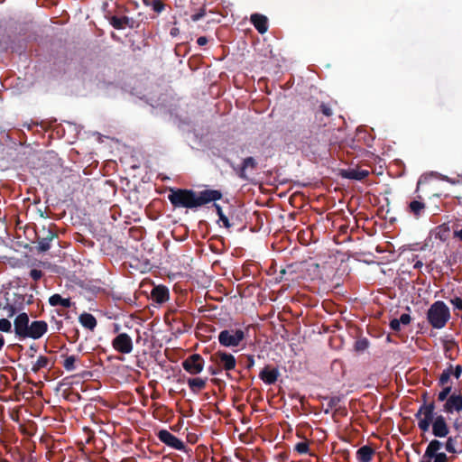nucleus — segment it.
I'll use <instances>...</instances> for the list:
<instances>
[{
	"label": "nucleus",
	"instance_id": "obj_23",
	"mask_svg": "<svg viewBox=\"0 0 462 462\" xmlns=\"http://www.w3.org/2000/svg\"><path fill=\"white\" fill-rule=\"evenodd\" d=\"M257 162L253 157H246L244 159L242 165L240 167V171L238 172V176L243 180H247L248 177L245 173L246 169L250 168L252 170L256 169Z\"/></svg>",
	"mask_w": 462,
	"mask_h": 462
},
{
	"label": "nucleus",
	"instance_id": "obj_35",
	"mask_svg": "<svg viewBox=\"0 0 462 462\" xmlns=\"http://www.w3.org/2000/svg\"><path fill=\"white\" fill-rule=\"evenodd\" d=\"M319 112L324 115L327 117H330L333 115V111L331 106L328 104L321 103L319 107ZM318 111L315 113V116L317 117Z\"/></svg>",
	"mask_w": 462,
	"mask_h": 462
},
{
	"label": "nucleus",
	"instance_id": "obj_13",
	"mask_svg": "<svg viewBox=\"0 0 462 462\" xmlns=\"http://www.w3.org/2000/svg\"><path fill=\"white\" fill-rule=\"evenodd\" d=\"M29 325L30 319L27 313L23 312L17 315L14 321V333L16 337L20 339H24Z\"/></svg>",
	"mask_w": 462,
	"mask_h": 462
},
{
	"label": "nucleus",
	"instance_id": "obj_10",
	"mask_svg": "<svg viewBox=\"0 0 462 462\" xmlns=\"http://www.w3.org/2000/svg\"><path fill=\"white\" fill-rule=\"evenodd\" d=\"M112 346L120 354H129L133 351V341L128 334L120 333L112 340Z\"/></svg>",
	"mask_w": 462,
	"mask_h": 462
},
{
	"label": "nucleus",
	"instance_id": "obj_12",
	"mask_svg": "<svg viewBox=\"0 0 462 462\" xmlns=\"http://www.w3.org/2000/svg\"><path fill=\"white\" fill-rule=\"evenodd\" d=\"M161 442L176 450H185V444L167 430H161L157 434Z\"/></svg>",
	"mask_w": 462,
	"mask_h": 462
},
{
	"label": "nucleus",
	"instance_id": "obj_45",
	"mask_svg": "<svg viewBox=\"0 0 462 462\" xmlns=\"http://www.w3.org/2000/svg\"><path fill=\"white\" fill-rule=\"evenodd\" d=\"M390 328H391L393 331H400V330H401V323H400V321L398 320V319H393L390 321Z\"/></svg>",
	"mask_w": 462,
	"mask_h": 462
},
{
	"label": "nucleus",
	"instance_id": "obj_53",
	"mask_svg": "<svg viewBox=\"0 0 462 462\" xmlns=\"http://www.w3.org/2000/svg\"><path fill=\"white\" fill-rule=\"evenodd\" d=\"M334 241L335 244L337 245H341V244H344V236H340V238L338 240L337 239H332Z\"/></svg>",
	"mask_w": 462,
	"mask_h": 462
},
{
	"label": "nucleus",
	"instance_id": "obj_39",
	"mask_svg": "<svg viewBox=\"0 0 462 462\" xmlns=\"http://www.w3.org/2000/svg\"><path fill=\"white\" fill-rule=\"evenodd\" d=\"M216 208H217V213L219 215V217H220V220L223 222L224 224V226L226 228H229L231 226V225L229 224V219L227 217H226L222 211H221V208L219 206L216 205Z\"/></svg>",
	"mask_w": 462,
	"mask_h": 462
},
{
	"label": "nucleus",
	"instance_id": "obj_57",
	"mask_svg": "<svg viewBox=\"0 0 462 462\" xmlns=\"http://www.w3.org/2000/svg\"><path fill=\"white\" fill-rule=\"evenodd\" d=\"M162 235H163V233L158 232V233L156 234V237H157V239L161 241V240L162 239V236H163Z\"/></svg>",
	"mask_w": 462,
	"mask_h": 462
},
{
	"label": "nucleus",
	"instance_id": "obj_64",
	"mask_svg": "<svg viewBox=\"0 0 462 462\" xmlns=\"http://www.w3.org/2000/svg\"><path fill=\"white\" fill-rule=\"evenodd\" d=\"M32 234H33L34 237H36V236H38V233H37V232H34V233H32Z\"/></svg>",
	"mask_w": 462,
	"mask_h": 462
},
{
	"label": "nucleus",
	"instance_id": "obj_6",
	"mask_svg": "<svg viewBox=\"0 0 462 462\" xmlns=\"http://www.w3.org/2000/svg\"><path fill=\"white\" fill-rule=\"evenodd\" d=\"M441 448H443V442L438 439H431L420 462H452L456 456H448L446 452L439 451Z\"/></svg>",
	"mask_w": 462,
	"mask_h": 462
},
{
	"label": "nucleus",
	"instance_id": "obj_16",
	"mask_svg": "<svg viewBox=\"0 0 462 462\" xmlns=\"http://www.w3.org/2000/svg\"><path fill=\"white\" fill-rule=\"evenodd\" d=\"M280 375L277 368H271L270 365H266L259 374V377L266 384H273L276 383Z\"/></svg>",
	"mask_w": 462,
	"mask_h": 462
},
{
	"label": "nucleus",
	"instance_id": "obj_21",
	"mask_svg": "<svg viewBox=\"0 0 462 462\" xmlns=\"http://www.w3.org/2000/svg\"><path fill=\"white\" fill-rule=\"evenodd\" d=\"M369 175L367 170L349 169L342 174L343 177L349 180H362Z\"/></svg>",
	"mask_w": 462,
	"mask_h": 462
},
{
	"label": "nucleus",
	"instance_id": "obj_46",
	"mask_svg": "<svg viewBox=\"0 0 462 462\" xmlns=\"http://www.w3.org/2000/svg\"><path fill=\"white\" fill-rule=\"evenodd\" d=\"M208 371L209 372L210 374L216 375V374H218L219 373H221L223 370L220 369L219 366L213 364L208 367Z\"/></svg>",
	"mask_w": 462,
	"mask_h": 462
},
{
	"label": "nucleus",
	"instance_id": "obj_19",
	"mask_svg": "<svg viewBox=\"0 0 462 462\" xmlns=\"http://www.w3.org/2000/svg\"><path fill=\"white\" fill-rule=\"evenodd\" d=\"M374 453V449L370 446H363L356 451V459L358 462H371Z\"/></svg>",
	"mask_w": 462,
	"mask_h": 462
},
{
	"label": "nucleus",
	"instance_id": "obj_63",
	"mask_svg": "<svg viewBox=\"0 0 462 462\" xmlns=\"http://www.w3.org/2000/svg\"><path fill=\"white\" fill-rule=\"evenodd\" d=\"M439 235L440 239H445L440 233H438Z\"/></svg>",
	"mask_w": 462,
	"mask_h": 462
},
{
	"label": "nucleus",
	"instance_id": "obj_1",
	"mask_svg": "<svg viewBox=\"0 0 462 462\" xmlns=\"http://www.w3.org/2000/svg\"><path fill=\"white\" fill-rule=\"evenodd\" d=\"M426 396L427 393L423 395L424 402L414 414L419 430L422 432H428L431 427V432L435 439H447L443 442V448L447 453L452 454V456L461 454L462 448L457 446V436H448L450 428L446 418L435 411V402H427L425 401Z\"/></svg>",
	"mask_w": 462,
	"mask_h": 462
},
{
	"label": "nucleus",
	"instance_id": "obj_25",
	"mask_svg": "<svg viewBox=\"0 0 462 462\" xmlns=\"http://www.w3.org/2000/svg\"><path fill=\"white\" fill-rule=\"evenodd\" d=\"M79 319L80 324L84 328H86L89 330H93L97 327V319L90 313H87V312L82 313L79 316Z\"/></svg>",
	"mask_w": 462,
	"mask_h": 462
},
{
	"label": "nucleus",
	"instance_id": "obj_34",
	"mask_svg": "<svg viewBox=\"0 0 462 462\" xmlns=\"http://www.w3.org/2000/svg\"><path fill=\"white\" fill-rule=\"evenodd\" d=\"M294 450L297 451L299 454H307V453H309V451H310L309 441L305 440V441H301V442L297 443L294 446Z\"/></svg>",
	"mask_w": 462,
	"mask_h": 462
},
{
	"label": "nucleus",
	"instance_id": "obj_36",
	"mask_svg": "<svg viewBox=\"0 0 462 462\" xmlns=\"http://www.w3.org/2000/svg\"><path fill=\"white\" fill-rule=\"evenodd\" d=\"M0 331L9 333L12 331V324L7 319H0Z\"/></svg>",
	"mask_w": 462,
	"mask_h": 462
},
{
	"label": "nucleus",
	"instance_id": "obj_50",
	"mask_svg": "<svg viewBox=\"0 0 462 462\" xmlns=\"http://www.w3.org/2000/svg\"><path fill=\"white\" fill-rule=\"evenodd\" d=\"M5 309L8 310V317L9 318L13 317L15 314V312H16V310H15V308L13 305L7 304Z\"/></svg>",
	"mask_w": 462,
	"mask_h": 462
},
{
	"label": "nucleus",
	"instance_id": "obj_37",
	"mask_svg": "<svg viewBox=\"0 0 462 462\" xmlns=\"http://www.w3.org/2000/svg\"><path fill=\"white\" fill-rule=\"evenodd\" d=\"M369 342L366 338L358 339L355 344L356 351H364L368 347Z\"/></svg>",
	"mask_w": 462,
	"mask_h": 462
},
{
	"label": "nucleus",
	"instance_id": "obj_7",
	"mask_svg": "<svg viewBox=\"0 0 462 462\" xmlns=\"http://www.w3.org/2000/svg\"><path fill=\"white\" fill-rule=\"evenodd\" d=\"M210 361L220 369L226 371V376H230L229 371L234 370L236 365V357L224 350H218L210 356Z\"/></svg>",
	"mask_w": 462,
	"mask_h": 462
},
{
	"label": "nucleus",
	"instance_id": "obj_31",
	"mask_svg": "<svg viewBox=\"0 0 462 462\" xmlns=\"http://www.w3.org/2000/svg\"><path fill=\"white\" fill-rule=\"evenodd\" d=\"M77 360L78 359L75 356H67L64 358L62 365L65 368V370H67L69 372L74 371L76 369Z\"/></svg>",
	"mask_w": 462,
	"mask_h": 462
},
{
	"label": "nucleus",
	"instance_id": "obj_62",
	"mask_svg": "<svg viewBox=\"0 0 462 462\" xmlns=\"http://www.w3.org/2000/svg\"><path fill=\"white\" fill-rule=\"evenodd\" d=\"M48 229H49V230H48L49 232H51V231H53V230H52V227H51V226H50Z\"/></svg>",
	"mask_w": 462,
	"mask_h": 462
},
{
	"label": "nucleus",
	"instance_id": "obj_47",
	"mask_svg": "<svg viewBox=\"0 0 462 462\" xmlns=\"http://www.w3.org/2000/svg\"><path fill=\"white\" fill-rule=\"evenodd\" d=\"M401 324L402 325H408L410 324L411 319L409 314L403 313L401 315L400 319H398Z\"/></svg>",
	"mask_w": 462,
	"mask_h": 462
},
{
	"label": "nucleus",
	"instance_id": "obj_40",
	"mask_svg": "<svg viewBox=\"0 0 462 462\" xmlns=\"http://www.w3.org/2000/svg\"><path fill=\"white\" fill-rule=\"evenodd\" d=\"M170 236L177 242H183L188 238L189 233H180V235H177V233L171 232L169 233Z\"/></svg>",
	"mask_w": 462,
	"mask_h": 462
},
{
	"label": "nucleus",
	"instance_id": "obj_8",
	"mask_svg": "<svg viewBox=\"0 0 462 462\" xmlns=\"http://www.w3.org/2000/svg\"><path fill=\"white\" fill-rule=\"evenodd\" d=\"M245 338L242 329H225L218 335V342L225 347H236Z\"/></svg>",
	"mask_w": 462,
	"mask_h": 462
},
{
	"label": "nucleus",
	"instance_id": "obj_60",
	"mask_svg": "<svg viewBox=\"0 0 462 462\" xmlns=\"http://www.w3.org/2000/svg\"><path fill=\"white\" fill-rule=\"evenodd\" d=\"M128 231H130V232L137 231V228L135 226H131V227H129Z\"/></svg>",
	"mask_w": 462,
	"mask_h": 462
},
{
	"label": "nucleus",
	"instance_id": "obj_38",
	"mask_svg": "<svg viewBox=\"0 0 462 462\" xmlns=\"http://www.w3.org/2000/svg\"><path fill=\"white\" fill-rule=\"evenodd\" d=\"M152 8L155 13L160 14L164 10L165 5L162 0H154L152 1Z\"/></svg>",
	"mask_w": 462,
	"mask_h": 462
},
{
	"label": "nucleus",
	"instance_id": "obj_20",
	"mask_svg": "<svg viewBox=\"0 0 462 462\" xmlns=\"http://www.w3.org/2000/svg\"><path fill=\"white\" fill-rule=\"evenodd\" d=\"M291 237L298 240L303 245H309L311 243H316L319 237L315 236V233H290Z\"/></svg>",
	"mask_w": 462,
	"mask_h": 462
},
{
	"label": "nucleus",
	"instance_id": "obj_52",
	"mask_svg": "<svg viewBox=\"0 0 462 462\" xmlns=\"http://www.w3.org/2000/svg\"><path fill=\"white\" fill-rule=\"evenodd\" d=\"M101 213H102V216L104 217V218L106 220H109L111 217H112V215L111 213L109 212V210H106V208H103L101 210Z\"/></svg>",
	"mask_w": 462,
	"mask_h": 462
},
{
	"label": "nucleus",
	"instance_id": "obj_51",
	"mask_svg": "<svg viewBox=\"0 0 462 462\" xmlns=\"http://www.w3.org/2000/svg\"><path fill=\"white\" fill-rule=\"evenodd\" d=\"M208 38L205 37V36H200L198 38L197 40V43L199 45V46H204L208 43Z\"/></svg>",
	"mask_w": 462,
	"mask_h": 462
},
{
	"label": "nucleus",
	"instance_id": "obj_27",
	"mask_svg": "<svg viewBox=\"0 0 462 462\" xmlns=\"http://www.w3.org/2000/svg\"><path fill=\"white\" fill-rule=\"evenodd\" d=\"M300 143H302L303 146L311 147L317 144L318 137L313 135L311 131L308 133L303 131L300 138Z\"/></svg>",
	"mask_w": 462,
	"mask_h": 462
},
{
	"label": "nucleus",
	"instance_id": "obj_15",
	"mask_svg": "<svg viewBox=\"0 0 462 462\" xmlns=\"http://www.w3.org/2000/svg\"><path fill=\"white\" fill-rule=\"evenodd\" d=\"M170 298L169 289L164 285L154 286L151 291V299L152 301L162 304L166 302Z\"/></svg>",
	"mask_w": 462,
	"mask_h": 462
},
{
	"label": "nucleus",
	"instance_id": "obj_54",
	"mask_svg": "<svg viewBox=\"0 0 462 462\" xmlns=\"http://www.w3.org/2000/svg\"><path fill=\"white\" fill-rule=\"evenodd\" d=\"M162 245L165 247V249H168L169 245H170V240L168 238H166L165 240L162 241Z\"/></svg>",
	"mask_w": 462,
	"mask_h": 462
},
{
	"label": "nucleus",
	"instance_id": "obj_58",
	"mask_svg": "<svg viewBox=\"0 0 462 462\" xmlns=\"http://www.w3.org/2000/svg\"><path fill=\"white\" fill-rule=\"evenodd\" d=\"M177 32H178V29H177V28H173V29H171V35L175 36V35H176V33H177Z\"/></svg>",
	"mask_w": 462,
	"mask_h": 462
},
{
	"label": "nucleus",
	"instance_id": "obj_42",
	"mask_svg": "<svg viewBox=\"0 0 462 462\" xmlns=\"http://www.w3.org/2000/svg\"><path fill=\"white\" fill-rule=\"evenodd\" d=\"M340 236H344V243L351 242V241H352V238H351L350 233H336V234L332 236V239H337V240H338V239L340 238Z\"/></svg>",
	"mask_w": 462,
	"mask_h": 462
},
{
	"label": "nucleus",
	"instance_id": "obj_29",
	"mask_svg": "<svg viewBox=\"0 0 462 462\" xmlns=\"http://www.w3.org/2000/svg\"><path fill=\"white\" fill-rule=\"evenodd\" d=\"M451 374H452V365H449L448 367L446 368L445 370H443V372L439 375V382H438L439 385V386L448 385V383L450 379Z\"/></svg>",
	"mask_w": 462,
	"mask_h": 462
},
{
	"label": "nucleus",
	"instance_id": "obj_24",
	"mask_svg": "<svg viewBox=\"0 0 462 462\" xmlns=\"http://www.w3.org/2000/svg\"><path fill=\"white\" fill-rule=\"evenodd\" d=\"M187 383L191 392L197 393L206 387L207 378L203 379L200 377H192L189 378Z\"/></svg>",
	"mask_w": 462,
	"mask_h": 462
},
{
	"label": "nucleus",
	"instance_id": "obj_41",
	"mask_svg": "<svg viewBox=\"0 0 462 462\" xmlns=\"http://www.w3.org/2000/svg\"><path fill=\"white\" fill-rule=\"evenodd\" d=\"M205 14H206V9H205V7H202V8H200V10L198 13L191 14L190 18L193 22H198L202 17H204Z\"/></svg>",
	"mask_w": 462,
	"mask_h": 462
},
{
	"label": "nucleus",
	"instance_id": "obj_3",
	"mask_svg": "<svg viewBox=\"0 0 462 462\" xmlns=\"http://www.w3.org/2000/svg\"><path fill=\"white\" fill-rule=\"evenodd\" d=\"M108 242L113 245L118 254L130 255L139 260L144 259V246L142 233H114Z\"/></svg>",
	"mask_w": 462,
	"mask_h": 462
},
{
	"label": "nucleus",
	"instance_id": "obj_33",
	"mask_svg": "<svg viewBox=\"0 0 462 462\" xmlns=\"http://www.w3.org/2000/svg\"><path fill=\"white\" fill-rule=\"evenodd\" d=\"M324 399L328 401V409L325 411V413H328L329 409L336 408L341 402V398L339 396H327L324 397Z\"/></svg>",
	"mask_w": 462,
	"mask_h": 462
},
{
	"label": "nucleus",
	"instance_id": "obj_26",
	"mask_svg": "<svg viewBox=\"0 0 462 462\" xmlns=\"http://www.w3.org/2000/svg\"><path fill=\"white\" fill-rule=\"evenodd\" d=\"M49 303L51 306H62L64 308H70L72 306V302L69 298H62L60 294H53L49 298Z\"/></svg>",
	"mask_w": 462,
	"mask_h": 462
},
{
	"label": "nucleus",
	"instance_id": "obj_11",
	"mask_svg": "<svg viewBox=\"0 0 462 462\" xmlns=\"http://www.w3.org/2000/svg\"><path fill=\"white\" fill-rule=\"evenodd\" d=\"M442 411L447 414L459 413L462 411V393L453 392L448 399L443 403Z\"/></svg>",
	"mask_w": 462,
	"mask_h": 462
},
{
	"label": "nucleus",
	"instance_id": "obj_59",
	"mask_svg": "<svg viewBox=\"0 0 462 462\" xmlns=\"http://www.w3.org/2000/svg\"><path fill=\"white\" fill-rule=\"evenodd\" d=\"M456 237H458L462 241V233H454Z\"/></svg>",
	"mask_w": 462,
	"mask_h": 462
},
{
	"label": "nucleus",
	"instance_id": "obj_2",
	"mask_svg": "<svg viewBox=\"0 0 462 462\" xmlns=\"http://www.w3.org/2000/svg\"><path fill=\"white\" fill-rule=\"evenodd\" d=\"M222 194L217 189H205L199 193L187 189H170L168 199L174 208H197L209 202L220 199Z\"/></svg>",
	"mask_w": 462,
	"mask_h": 462
},
{
	"label": "nucleus",
	"instance_id": "obj_4",
	"mask_svg": "<svg viewBox=\"0 0 462 462\" xmlns=\"http://www.w3.org/2000/svg\"><path fill=\"white\" fill-rule=\"evenodd\" d=\"M432 174L429 175H422L420 177L418 182H417V188L415 192L417 193V199L412 201H411L408 205V211L411 214H413L416 217L420 216L424 210H425V203L422 202L423 197L420 195V192L426 193L429 197L431 196H437L439 197V194L435 191V189H433L432 185L434 184L432 182Z\"/></svg>",
	"mask_w": 462,
	"mask_h": 462
},
{
	"label": "nucleus",
	"instance_id": "obj_22",
	"mask_svg": "<svg viewBox=\"0 0 462 462\" xmlns=\"http://www.w3.org/2000/svg\"><path fill=\"white\" fill-rule=\"evenodd\" d=\"M436 231H462V218L443 223L436 228Z\"/></svg>",
	"mask_w": 462,
	"mask_h": 462
},
{
	"label": "nucleus",
	"instance_id": "obj_56",
	"mask_svg": "<svg viewBox=\"0 0 462 462\" xmlns=\"http://www.w3.org/2000/svg\"><path fill=\"white\" fill-rule=\"evenodd\" d=\"M422 266V263L420 261H418L415 264H414V268L415 269H418V268H420Z\"/></svg>",
	"mask_w": 462,
	"mask_h": 462
},
{
	"label": "nucleus",
	"instance_id": "obj_44",
	"mask_svg": "<svg viewBox=\"0 0 462 462\" xmlns=\"http://www.w3.org/2000/svg\"><path fill=\"white\" fill-rule=\"evenodd\" d=\"M450 303L454 306L455 310H462V298L455 297L450 300Z\"/></svg>",
	"mask_w": 462,
	"mask_h": 462
},
{
	"label": "nucleus",
	"instance_id": "obj_18",
	"mask_svg": "<svg viewBox=\"0 0 462 462\" xmlns=\"http://www.w3.org/2000/svg\"><path fill=\"white\" fill-rule=\"evenodd\" d=\"M254 28L260 32L264 33L268 30V19L265 15L260 14H253L250 18Z\"/></svg>",
	"mask_w": 462,
	"mask_h": 462
},
{
	"label": "nucleus",
	"instance_id": "obj_55",
	"mask_svg": "<svg viewBox=\"0 0 462 462\" xmlns=\"http://www.w3.org/2000/svg\"><path fill=\"white\" fill-rule=\"evenodd\" d=\"M4 346H5V338L3 336L0 335V351L2 350Z\"/></svg>",
	"mask_w": 462,
	"mask_h": 462
},
{
	"label": "nucleus",
	"instance_id": "obj_49",
	"mask_svg": "<svg viewBox=\"0 0 462 462\" xmlns=\"http://www.w3.org/2000/svg\"><path fill=\"white\" fill-rule=\"evenodd\" d=\"M254 365V358L253 356H247V360H246V364H245V368L250 370L253 366Z\"/></svg>",
	"mask_w": 462,
	"mask_h": 462
},
{
	"label": "nucleus",
	"instance_id": "obj_43",
	"mask_svg": "<svg viewBox=\"0 0 462 462\" xmlns=\"http://www.w3.org/2000/svg\"><path fill=\"white\" fill-rule=\"evenodd\" d=\"M43 275V273L42 271L41 270H38V269H32L30 271V276L32 277V280L34 281H38L40 280Z\"/></svg>",
	"mask_w": 462,
	"mask_h": 462
},
{
	"label": "nucleus",
	"instance_id": "obj_5",
	"mask_svg": "<svg viewBox=\"0 0 462 462\" xmlns=\"http://www.w3.org/2000/svg\"><path fill=\"white\" fill-rule=\"evenodd\" d=\"M450 319L448 307L442 300L435 301L428 310L427 319L432 328L440 329Z\"/></svg>",
	"mask_w": 462,
	"mask_h": 462
},
{
	"label": "nucleus",
	"instance_id": "obj_9",
	"mask_svg": "<svg viewBox=\"0 0 462 462\" xmlns=\"http://www.w3.org/2000/svg\"><path fill=\"white\" fill-rule=\"evenodd\" d=\"M205 361L199 354H192L182 361L183 369L189 374L196 375L204 369Z\"/></svg>",
	"mask_w": 462,
	"mask_h": 462
},
{
	"label": "nucleus",
	"instance_id": "obj_14",
	"mask_svg": "<svg viewBox=\"0 0 462 462\" xmlns=\"http://www.w3.org/2000/svg\"><path fill=\"white\" fill-rule=\"evenodd\" d=\"M48 330V324L44 320H35L29 325L25 338L39 339Z\"/></svg>",
	"mask_w": 462,
	"mask_h": 462
},
{
	"label": "nucleus",
	"instance_id": "obj_30",
	"mask_svg": "<svg viewBox=\"0 0 462 462\" xmlns=\"http://www.w3.org/2000/svg\"><path fill=\"white\" fill-rule=\"evenodd\" d=\"M49 363L50 360L47 356H40L36 363L32 365V372L37 373L41 369L47 367Z\"/></svg>",
	"mask_w": 462,
	"mask_h": 462
},
{
	"label": "nucleus",
	"instance_id": "obj_28",
	"mask_svg": "<svg viewBox=\"0 0 462 462\" xmlns=\"http://www.w3.org/2000/svg\"><path fill=\"white\" fill-rule=\"evenodd\" d=\"M54 238H58V233H49V235L46 237H42L39 242L36 248L40 252H45L50 249V242L52 241Z\"/></svg>",
	"mask_w": 462,
	"mask_h": 462
},
{
	"label": "nucleus",
	"instance_id": "obj_17",
	"mask_svg": "<svg viewBox=\"0 0 462 462\" xmlns=\"http://www.w3.org/2000/svg\"><path fill=\"white\" fill-rule=\"evenodd\" d=\"M110 24L116 30H122L125 27L134 28V21L128 16L117 17L116 15L109 18Z\"/></svg>",
	"mask_w": 462,
	"mask_h": 462
},
{
	"label": "nucleus",
	"instance_id": "obj_32",
	"mask_svg": "<svg viewBox=\"0 0 462 462\" xmlns=\"http://www.w3.org/2000/svg\"><path fill=\"white\" fill-rule=\"evenodd\" d=\"M442 390L438 393L437 400L440 402H445L448 397L452 394V386L445 385L441 386Z\"/></svg>",
	"mask_w": 462,
	"mask_h": 462
},
{
	"label": "nucleus",
	"instance_id": "obj_48",
	"mask_svg": "<svg viewBox=\"0 0 462 462\" xmlns=\"http://www.w3.org/2000/svg\"><path fill=\"white\" fill-rule=\"evenodd\" d=\"M462 374V366L457 365L455 368L452 367V374L456 379H458Z\"/></svg>",
	"mask_w": 462,
	"mask_h": 462
},
{
	"label": "nucleus",
	"instance_id": "obj_61",
	"mask_svg": "<svg viewBox=\"0 0 462 462\" xmlns=\"http://www.w3.org/2000/svg\"><path fill=\"white\" fill-rule=\"evenodd\" d=\"M0 229H5V230H6V227L4 226V224H3V223H0Z\"/></svg>",
	"mask_w": 462,
	"mask_h": 462
}]
</instances>
